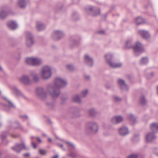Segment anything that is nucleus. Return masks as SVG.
Masks as SVG:
<instances>
[{
  "instance_id": "43",
  "label": "nucleus",
  "mask_w": 158,
  "mask_h": 158,
  "mask_svg": "<svg viewBox=\"0 0 158 158\" xmlns=\"http://www.w3.org/2000/svg\"><path fill=\"white\" fill-rule=\"evenodd\" d=\"M84 77H85V79L87 80H89L90 79V77L89 75H85Z\"/></svg>"
},
{
  "instance_id": "40",
  "label": "nucleus",
  "mask_w": 158,
  "mask_h": 158,
  "mask_svg": "<svg viewBox=\"0 0 158 158\" xmlns=\"http://www.w3.org/2000/svg\"><path fill=\"white\" fill-rule=\"evenodd\" d=\"M138 156L136 154H132L127 157V158H137Z\"/></svg>"
},
{
  "instance_id": "17",
  "label": "nucleus",
  "mask_w": 158,
  "mask_h": 158,
  "mask_svg": "<svg viewBox=\"0 0 158 158\" xmlns=\"http://www.w3.org/2000/svg\"><path fill=\"white\" fill-rule=\"evenodd\" d=\"M123 120V118L121 116L118 115L112 118L111 121L113 124H117L122 122Z\"/></svg>"
},
{
  "instance_id": "21",
  "label": "nucleus",
  "mask_w": 158,
  "mask_h": 158,
  "mask_svg": "<svg viewBox=\"0 0 158 158\" xmlns=\"http://www.w3.org/2000/svg\"><path fill=\"white\" fill-rule=\"evenodd\" d=\"M138 32L139 34L143 38L147 39L150 37V34L147 31L144 30H140Z\"/></svg>"
},
{
  "instance_id": "29",
  "label": "nucleus",
  "mask_w": 158,
  "mask_h": 158,
  "mask_svg": "<svg viewBox=\"0 0 158 158\" xmlns=\"http://www.w3.org/2000/svg\"><path fill=\"white\" fill-rule=\"evenodd\" d=\"M127 118L133 124L137 122L136 118L132 114L128 115Z\"/></svg>"
},
{
  "instance_id": "28",
  "label": "nucleus",
  "mask_w": 158,
  "mask_h": 158,
  "mask_svg": "<svg viewBox=\"0 0 158 158\" xmlns=\"http://www.w3.org/2000/svg\"><path fill=\"white\" fill-rule=\"evenodd\" d=\"M149 61V60L147 57H142L139 61V64L141 65H145L147 64Z\"/></svg>"
},
{
  "instance_id": "13",
  "label": "nucleus",
  "mask_w": 158,
  "mask_h": 158,
  "mask_svg": "<svg viewBox=\"0 0 158 158\" xmlns=\"http://www.w3.org/2000/svg\"><path fill=\"white\" fill-rule=\"evenodd\" d=\"M64 35L63 32L61 31L56 30L54 31L52 37L55 40H59L63 38Z\"/></svg>"
},
{
  "instance_id": "63",
  "label": "nucleus",
  "mask_w": 158,
  "mask_h": 158,
  "mask_svg": "<svg viewBox=\"0 0 158 158\" xmlns=\"http://www.w3.org/2000/svg\"><path fill=\"white\" fill-rule=\"evenodd\" d=\"M63 158H65L64 157H63Z\"/></svg>"
},
{
  "instance_id": "47",
  "label": "nucleus",
  "mask_w": 158,
  "mask_h": 158,
  "mask_svg": "<svg viewBox=\"0 0 158 158\" xmlns=\"http://www.w3.org/2000/svg\"><path fill=\"white\" fill-rule=\"evenodd\" d=\"M74 46H72V47H74L75 46H76L78 44V42L76 40H74Z\"/></svg>"
},
{
  "instance_id": "24",
  "label": "nucleus",
  "mask_w": 158,
  "mask_h": 158,
  "mask_svg": "<svg viewBox=\"0 0 158 158\" xmlns=\"http://www.w3.org/2000/svg\"><path fill=\"white\" fill-rule=\"evenodd\" d=\"M150 128L153 133H155L158 131V122L154 123L150 125Z\"/></svg>"
},
{
  "instance_id": "3",
  "label": "nucleus",
  "mask_w": 158,
  "mask_h": 158,
  "mask_svg": "<svg viewBox=\"0 0 158 158\" xmlns=\"http://www.w3.org/2000/svg\"><path fill=\"white\" fill-rule=\"evenodd\" d=\"M98 129L99 127L98 123L96 122L92 121L86 123L85 130L86 132L96 133L98 131Z\"/></svg>"
},
{
  "instance_id": "50",
  "label": "nucleus",
  "mask_w": 158,
  "mask_h": 158,
  "mask_svg": "<svg viewBox=\"0 0 158 158\" xmlns=\"http://www.w3.org/2000/svg\"><path fill=\"white\" fill-rule=\"evenodd\" d=\"M37 138V140L38 141L40 142V143H41V139H40V138L39 137H37L36 138Z\"/></svg>"
},
{
  "instance_id": "11",
  "label": "nucleus",
  "mask_w": 158,
  "mask_h": 158,
  "mask_svg": "<svg viewBox=\"0 0 158 158\" xmlns=\"http://www.w3.org/2000/svg\"><path fill=\"white\" fill-rule=\"evenodd\" d=\"M86 12L89 11L90 14L94 16H97L100 15V10L99 8L90 6L88 7L85 10Z\"/></svg>"
},
{
  "instance_id": "32",
  "label": "nucleus",
  "mask_w": 158,
  "mask_h": 158,
  "mask_svg": "<svg viewBox=\"0 0 158 158\" xmlns=\"http://www.w3.org/2000/svg\"><path fill=\"white\" fill-rule=\"evenodd\" d=\"M135 22L137 25H139L144 22V20L142 18L138 17L135 19Z\"/></svg>"
},
{
  "instance_id": "54",
  "label": "nucleus",
  "mask_w": 158,
  "mask_h": 158,
  "mask_svg": "<svg viewBox=\"0 0 158 158\" xmlns=\"http://www.w3.org/2000/svg\"><path fill=\"white\" fill-rule=\"evenodd\" d=\"M48 140L50 142H52V139L50 138H48Z\"/></svg>"
},
{
  "instance_id": "62",
  "label": "nucleus",
  "mask_w": 158,
  "mask_h": 158,
  "mask_svg": "<svg viewBox=\"0 0 158 158\" xmlns=\"http://www.w3.org/2000/svg\"><path fill=\"white\" fill-rule=\"evenodd\" d=\"M80 116V115H78L77 116V117H78V116Z\"/></svg>"
},
{
  "instance_id": "39",
  "label": "nucleus",
  "mask_w": 158,
  "mask_h": 158,
  "mask_svg": "<svg viewBox=\"0 0 158 158\" xmlns=\"http://www.w3.org/2000/svg\"><path fill=\"white\" fill-rule=\"evenodd\" d=\"M153 152L156 156H158V148H154L153 150Z\"/></svg>"
},
{
  "instance_id": "48",
  "label": "nucleus",
  "mask_w": 158,
  "mask_h": 158,
  "mask_svg": "<svg viewBox=\"0 0 158 158\" xmlns=\"http://www.w3.org/2000/svg\"><path fill=\"white\" fill-rule=\"evenodd\" d=\"M6 137V135L4 134L2 135V136H1L2 139H5Z\"/></svg>"
},
{
  "instance_id": "35",
  "label": "nucleus",
  "mask_w": 158,
  "mask_h": 158,
  "mask_svg": "<svg viewBox=\"0 0 158 158\" xmlns=\"http://www.w3.org/2000/svg\"><path fill=\"white\" fill-rule=\"evenodd\" d=\"M88 92V90L87 89H85L81 92V96L82 97H85L87 95Z\"/></svg>"
},
{
  "instance_id": "10",
  "label": "nucleus",
  "mask_w": 158,
  "mask_h": 158,
  "mask_svg": "<svg viewBox=\"0 0 158 158\" xmlns=\"http://www.w3.org/2000/svg\"><path fill=\"white\" fill-rule=\"evenodd\" d=\"M23 148L26 150H28L29 149L26 147L25 144L23 142L21 144H16L12 148L13 150L18 153H19Z\"/></svg>"
},
{
  "instance_id": "33",
  "label": "nucleus",
  "mask_w": 158,
  "mask_h": 158,
  "mask_svg": "<svg viewBox=\"0 0 158 158\" xmlns=\"http://www.w3.org/2000/svg\"><path fill=\"white\" fill-rule=\"evenodd\" d=\"M140 102L142 105H144L147 102V101L143 96H142L140 98Z\"/></svg>"
},
{
  "instance_id": "58",
  "label": "nucleus",
  "mask_w": 158,
  "mask_h": 158,
  "mask_svg": "<svg viewBox=\"0 0 158 158\" xmlns=\"http://www.w3.org/2000/svg\"><path fill=\"white\" fill-rule=\"evenodd\" d=\"M48 105L49 106H52V105H53V104H48Z\"/></svg>"
},
{
  "instance_id": "5",
  "label": "nucleus",
  "mask_w": 158,
  "mask_h": 158,
  "mask_svg": "<svg viewBox=\"0 0 158 158\" xmlns=\"http://www.w3.org/2000/svg\"><path fill=\"white\" fill-rule=\"evenodd\" d=\"M26 63L32 66H38L41 65L43 63L42 60L40 58L37 57L27 58L26 60Z\"/></svg>"
},
{
  "instance_id": "37",
  "label": "nucleus",
  "mask_w": 158,
  "mask_h": 158,
  "mask_svg": "<svg viewBox=\"0 0 158 158\" xmlns=\"http://www.w3.org/2000/svg\"><path fill=\"white\" fill-rule=\"evenodd\" d=\"M67 69L70 71H73L74 70V68L72 64H68L66 66Z\"/></svg>"
},
{
  "instance_id": "25",
  "label": "nucleus",
  "mask_w": 158,
  "mask_h": 158,
  "mask_svg": "<svg viewBox=\"0 0 158 158\" xmlns=\"http://www.w3.org/2000/svg\"><path fill=\"white\" fill-rule=\"evenodd\" d=\"M8 26L11 29L14 30L18 27V25L15 22L11 21L7 23Z\"/></svg>"
},
{
  "instance_id": "19",
  "label": "nucleus",
  "mask_w": 158,
  "mask_h": 158,
  "mask_svg": "<svg viewBox=\"0 0 158 158\" xmlns=\"http://www.w3.org/2000/svg\"><path fill=\"white\" fill-rule=\"evenodd\" d=\"M153 132H149L148 133L146 136V140L147 142H150L154 140L156 137Z\"/></svg>"
},
{
  "instance_id": "56",
  "label": "nucleus",
  "mask_w": 158,
  "mask_h": 158,
  "mask_svg": "<svg viewBox=\"0 0 158 158\" xmlns=\"http://www.w3.org/2000/svg\"><path fill=\"white\" fill-rule=\"evenodd\" d=\"M150 75L151 76H152L153 75V73H152L150 74Z\"/></svg>"
},
{
  "instance_id": "52",
  "label": "nucleus",
  "mask_w": 158,
  "mask_h": 158,
  "mask_svg": "<svg viewBox=\"0 0 158 158\" xmlns=\"http://www.w3.org/2000/svg\"><path fill=\"white\" fill-rule=\"evenodd\" d=\"M58 155H56L55 156H53L52 158H58Z\"/></svg>"
},
{
  "instance_id": "16",
  "label": "nucleus",
  "mask_w": 158,
  "mask_h": 158,
  "mask_svg": "<svg viewBox=\"0 0 158 158\" xmlns=\"http://www.w3.org/2000/svg\"><path fill=\"white\" fill-rule=\"evenodd\" d=\"M118 85L122 90H127L128 88L127 85L125 84L124 80L122 79H118L117 81Z\"/></svg>"
},
{
  "instance_id": "26",
  "label": "nucleus",
  "mask_w": 158,
  "mask_h": 158,
  "mask_svg": "<svg viewBox=\"0 0 158 158\" xmlns=\"http://www.w3.org/2000/svg\"><path fill=\"white\" fill-rule=\"evenodd\" d=\"M30 75L32 77L35 82H38L39 81V78L38 75L34 71H31Z\"/></svg>"
},
{
  "instance_id": "31",
  "label": "nucleus",
  "mask_w": 158,
  "mask_h": 158,
  "mask_svg": "<svg viewBox=\"0 0 158 158\" xmlns=\"http://www.w3.org/2000/svg\"><path fill=\"white\" fill-rule=\"evenodd\" d=\"M72 100L73 102H77L78 103L80 104L81 102L80 97L77 94H76L73 96Z\"/></svg>"
},
{
  "instance_id": "22",
  "label": "nucleus",
  "mask_w": 158,
  "mask_h": 158,
  "mask_svg": "<svg viewBox=\"0 0 158 158\" xmlns=\"http://www.w3.org/2000/svg\"><path fill=\"white\" fill-rule=\"evenodd\" d=\"M3 98L4 100L7 101L9 104V105H4V107L5 109L6 110H10V108H15V106L13 103L10 100H8V99L6 97H3Z\"/></svg>"
},
{
  "instance_id": "46",
  "label": "nucleus",
  "mask_w": 158,
  "mask_h": 158,
  "mask_svg": "<svg viewBox=\"0 0 158 158\" xmlns=\"http://www.w3.org/2000/svg\"><path fill=\"white\" fill-rule=\"evenodd\" d=\"M31 145L34 148H36V144L33 142H31Z\"/></svg>"
},
{
  "instance_id": "42",
  "label": "nucleus",
  "mask_w": 158,
  "mask_h": 158,
  "mask_svg": "<svg viewBox=\"0 0 158 158\" xmlns=\"http://www.w3.org/2000/svg\"><path fill=\"white\" fill-rule=\"evenodd\" d=\"M105 33V31L104 30L99 31L97 32V33L100 34H104Z\"/></svg>"
},
{
  "instance_id": "15",
  "label": "nucleus",
  "mask_w": 158,
  "mask_h": 158,
  "mask_svg": "<svg viewBox=\"0 0 158 158\" xmlns=\"http://www.w3.org/2000/svg\"><path fill=\"white\" fill-rule=\"evenodd\" d=\"M10 89L12 91L18 96H20L23 98L27 99V97L24 95L15 86H11L10 87Z\"/></svg>"
},
{
  "instance_id": "14",
  "label": "nucleus",
  "mask_w": 158,
  "mask_h": 158,
  "mask_svg": "<svg viewBox=\"0 0 158 158\" xmlns=\"http://www.w3.org/2000/svg\"><path fill=\"white\" fill-rule=\"evenodd\" d=\"M20 81L23 84L29 85L31 84V81L29 76L27 75H23L20 78Z\"/></svg>"
},
{
  "instance_id": "12",
  "label": "nucleus",
  "mask_w": 158,
  "mask_h": 158,
  "mask_svg": "<svg viewBox=\"0 0 158 158\" xmlns=\"http://www.w3.org/2000/svg\"><path fill=\"white\" fill-rule=\"evenodd\" d=\"M59 146L63 150L68 149L69 151L70 148L73 149H74L75 148V146L73 144L70 142L65 141L64 142L63 145L60 144H59Z\"/></svg>"
},
{
  "instance_id": "6",
  "label": "nucleus",
  "mask_w": 158,
  "mask_h": 158,
  "mask_svg": "<svg viewBox=\"0 0 158 158\" xmlns=\"http://www.w3.org/2000/svg\"><path fill=\"white\" fill-rule=\"evenodd\" d=\"M51 68L48 66H45L42 69L41 74V77L44 79H47L52 76Z\"/></svg>"
},
{
  "instance_id": "44",
  "label": "nucleus",
  "mask_w": 158,
  "mask_h": 158,
  "mask_svg": "<svg viewBox=\"0 0 158 158\" xmlns=\"http://www.w3.org/2000/svg\"><path fill=\"white\" fill-rule=\"evenodd\" d=\"M19 134H12L11 135V136L14 138H17L19 137Z\"/></svg>"
},
{
  "instance_id": "8",
  "label": "nucleus",
  "mask_w": 158,
  "mask_h": 158,
  "mask_svg": "<svg viewBox=\"0 0 158 158\" xmlns=\"http://www.w3.org/2000/svg\"><path fill=\"white\" fill-rule=\"evenodd\" d=\"M37 96L42 100L45 99L47 96V93L42 87H38L36 89Z\"/></svg>"
},
{
  "instance_id": "41",
  "label": "nucleus",
  "mask_w": 158,
  "mask_h": 158,
  "mask_svg": "<svg viewBox=\"0 0 158 158\" xmlns=\"http://www.w3.org/2000/svg\"><path fill=\"white\" fill-rule=\"evenodd\" d=\"M114 100L116 101H119L121 100V99L117 96H115L114 97Z\"/></svg>"
},
{
  "instance_id": "49",
  "label": "nucleus",
  "mask_w": 158,
  "mask_h": 158,
  "mask_svg": "<svg viewBox=\"0 0 158 158\" xmlns=\"http://www.w3.org/2000/svg\"><path fill=\"white\" fill-rule=\"evenodd\" d=\"M20 117L21 118H25L26 119H27V117L26 115H22L20 116Z\"/></svg>"
},
{
  "instance_id": "1",
  "label": "nucleus",
  "mask_w": 158,
  "mask_h": 158,
  "mask_svg": "<svg viewBox=\"0 0 158 158\" xmlns=\"http://www.w3.org/2000/svg\"><path fill=\"white\" fill-rule=\"evenodd\" d=\"M53 82L55 87L51 84L47 85L46 87L47 91L52 96L57 97L60 93V90L58 88L65 87L67 83L65 80L59 77L55 78Z\"/></svg>"
},
{
  "instance_id": "61",
  "label": "nucleus",
  "mask_w": 158,
  "mask_h": 158,
  "mask_svg": "<svg viewBox=\"0 0 158 158\" xmlns=\"http://www.w3.org/2000/svg\"><path fill=\"white\" fill-rule=\"evenodd\" d=\"M2 126V124L0 123V127Z\"/></svg>"
},
{
  "instance_id": "18",
  "label": "nucleus",
  "mask_w": 158,
  "mask_h": 158,
  "mask_svg": "<svg viewBox=\"0 0 158 158\" xmlns=\"http://www.w3.org/2000/svg\"><path fill=\"white\" fill-rule=\"evenodd\" d=\"M85 63L89 66H92L93 65V61L92 58L88 54H86L84 58Z\"/></svg>"
},
{
  "instance_id": "60",
  "label": "nucleus",
  "mask_w": 158,
  "mask_h": 158,
  "mask_svg": "<svg viewBox=\"0 0 158 158\" xmlns=\"http://www.w3.org/2000/svg\"><path fill=\"white\" fill-rule=\"evenodd\" d=\"M106 88H107V89H109V88H110V87H108L107 86H106Z\"/></svg>"
},
{
  "instance_id": "59",
  "label": "nucleus",
  "mask_w": 158,
  "mask_h": 158,
  "mask_svg": "<svg viewBox=\"0 0 158 158\" xmlns=\"http://www.w3.org/2000/svg\"><path fill=\"white\" fill-rule=\"evenodd\" d=\"M31 139H33L34 138H35V137L34 136H32V137H31Z\"/></svg>"
},
{
  "instance_id": "57",
  "label": "nucleus",
  "mask_w": 158,
  "mask_h": 158,
  "mask_svg": "<svg viewBox=\"0 0 158 158\" xmlns=\"http://www.w3.org/2000/svg\"><path fill=\"white\" fill-rule=\"evenodd\" d=\"M42 135L44 136H46V135L44 133H43Z\"/></svg>"
},
{
  "instance_id": "27",
  "label": "nucleus",
  "mask_w": 158,
  "mask_h": 158,
  "mask_svg": "<svg viewBox=\"0 0 158 158\" xmlns=\"http://www.w3.org/2000/svg\"><path fill=\"white\" fill-rule=\"evenodd\" d=\"M45 25L41 22H37L36 23V28L39 31H41L44 29Z\"/></svg>"
},
{
  "instance_id": "34",
  "label": "nucleus",
  "mask_w": 158,
  "mask_h": 158,
  "mask_svg": "<svg viewBox=\"0 0 158 158\" xmlns=\"http://www.w3.org/2000/svg\"><path fill=\"white\" fill-rule=\"evenodd\" d=\"M72 17L73 20H77L79 18V15L77 12H75L73 13L72 15Z\"/></svg>"
},
{
  "instance_id": "7",
  "label": "nucleus",
  "mask_w": 158,
  "mask_h": 158,
  "mask_svg": "<svg viewBox=\"0 0 158 158\" xmlns=\"http://www.w3.org/2000/svg\"><path fill=\"white\" fill-rule=\"evenodd\" d=\"M11 13V10L9 7L7 6L2 7L0 9V18L4 19Z\"/></svg>"
},
{
  "instance_id": "23",
  "label": "nucleus",
  "mask_w": 158,
  "mask_h": 158,
  "mask_svg": "<svg viewBox=\"0 0 158 158\" xmlns=\"http://www.w3.org/2000/svg\"><path fill=\"white\" fill-rule=\"evenodd\" d=\"M28 3V1L26 0H18L17 4L20 8L24 9L25 8L27 5Z\"/></svg>"
},
{
  "instance_id": "36",
  "label": "nucleus",
  "mask_w": 158,
  "mask_h": 158,
  "mask_svg": "<svg viewBox=\"0 0 158 158\" xmlns=\"http://www.w3.org/2000/svg\"><path fill=\"white\" fill-rule=\"evenodd\" d=\"M39 153L42 155H44L47 153V151L44 149H40L39 150Z\"/></svg>"
},
{
  "instance_id": "20",
  "label": "nucleus",
  "mask_w": 158,
  "mask_h": 158,
  "mask_svg": "<svg viewBox=\"0 0 158 158\" xmlns=\"http://www.w3.org/2000/svg\"><path fill=\"white\" fill-rule=\"evenodd\" d=\"M118 132L120 135L124 136L128 134L129 131L128 128L127 127L123 126L119 129Z\"/></svg>"
},
{
  "instance_id": "45",
  "label": "nucleus",
  "mask_w": 158,
  "mask_h": 158,
  "mask_svg": "<svg viewBox=\"0 0 158 158\" xmlns=\"http://www.w3.org/2000/svg\"><path fill=\"white\" fill-rule=\"evenodd\" d=\"M14 125L15 126L16 125L18 126L17 127H15V128H19L20 126V124L18 122H16V123H15L14 124Z\"/></svg>"
},
{
  "instance_id": "4",
  "label": "nucleus",
  "mask_w": 158,
  "mask_h": 158,
  "mask_svg": "<svg viewBox=\"0 0 158 158\" xmlns=\"http://www.w3.org/2000/svg\"><path fill=\"white\" fill-rule=\"evenodd\" d=\"M106 62L110 67L112 68H118L120 67L122 65L121 63L115 62L113 60V55L111 53H109L105 56Z\"/></svg>"
},
{
  "instance_id": "55",
  "label": "nucleus",
  "mask_w": 158,
  "mask_h": 158,
  "mask_svg": "<svg viewBox=\"0 0 158 158\" xmlns=\"http://www.w3.org/2000/svg\"><path fill=\"white\" fill-rule=\"evenodd\" d=\"M0 70H1L2 71H3L2 68V67H1V66L0 65Z\"/></svg>"
},
{
  "instance_id": "38",
  "label": "nucleus",
  "mask_w": 158,
  "mask_h": 158,
  "mask_svg": "<svg viewBox=\"0 0 158 158\" xmlns=\"http://www.w3.org/2000/svg\"><path fill=\"white\" fill-rule=\"evenodd\" d=\"M69 156L72 158H76L77 156V154L73 152H71L69 154Z\"/></svg>"
},
{
  "instance_id": "53",
  "label": "nucleus",
  "mask_w": 158,
  "mask_h": 158,
  "mask_svg": "<svg viewBox=\"0 0 158 158\" xmlns=\"http://www.w3.org/2000/svg\"><path fill=\"white\" fill-rule=\"evenodd\" d=\"M23 155L24 156H30V154L28 153H27L24 154Z\"/></svg>"
},
{
  "instance_id": "9",
  "label": "nucleus",
  "mask_w": 158,
  "mask_h": 158,
  "mask_svg": "<svg viewBox=\"0 0 158 158\" xmlns=\"http://www.w3.org/2000/svg\"><path fill=\"white\" fill-rule=\"evenodd\" d=\"M25 35L26 38V44L27 46L30 47L34 43L33 36L32 34L29 31L26 32Z\"/></svg>"
},
{
  "instance_id": "2",
  "label": "nucleus",
  "mask_w": 158,
  "mask_h": 158,
  "mask_svg": "<svg viewBox=\"0 0 158 158\" xmlns=\"http://www.w3.org/2000/svg\"><path fill=\"white\" fill-rule=\"evenodd\" d=\"M124 48H132L134 55L135 56H138L144 51L143 47L141 43L139 42H137L136 43L135 45L133 46L131 44V41L130 40H128L126 41Z\"/></svg>"
},
{
  "instance_id": "30",
  "label": "nucleus",
  "mask_w": 158,
  "mask_h": 158,
  "mask_svg": "<svg viewBox=\"0 0 158 158\" xmlns=\"http://www.w3.org/2000/svg\"><path fill=\"white\" fill-rule=\"evenodd\" d=\"M88 112L89 115L92 117L95 116L97 114V111L93 108L89 109L88 110Z\"/></svg>"
},
{
  "instance_id": "51",
  "label": "nucleus",
  "mask_w": 158,
  "mask_h": 158,
  "mask_svg": "<svg viewBox=\"0 0 158 158\" xmlns=\"http://www.w3.org/2000/svg\"><path fill=\"white\" fill-rule=\"evenodd\" d=\"M135 139H137V140H139V137L138 136H136V137H134V141H135Z\"/></svg>"
}]
</instances>
